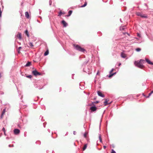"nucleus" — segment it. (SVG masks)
I'll use <instances>...</instances> for the list:
<instances>
[{"mask_svg": "<svg viewBox=\"0 0 153 153\" xmlns=\"http://www.w3.org/2000/svg\"><path fill=\"white\" fill-rule=\"evenodd\" d=\"M144 60L143 59H140L139 61H135L134 62L135 65L140 68H143L144 66L143 65L144 63Z\"/></svg>", "mask_w": 153, "mask_h": 153, "instance_id": "nucleus-1", "label": "nucleus"}, {"mask_svg": "<svg viewBox=\"0 0 153 153\" xmlns=\"http://www.w3.org/2000/svg\"><path fill=\"white\" fill-rule=\"evenodd\" d=\"M111 153H116L115 152L113 149H112V151H111Z\"/></svg>", "mask_w": 153, "mask_h": 153, "instance_id": "nucleus-27", "label": "nucleus"}, {"mask_svg": "<svg viewBox=\"0 0 153 153\" xmlns=\"http://www.w3.org/2000/svg\"><path fill=\"white\" fill-rule=\"evenodd\" d=\"M121 56L122 58H125L126 57V55L123 53H121Z\"/></svg>", "mask_w": 153, "mask_h": 153, "instance_id": "nucleus-15", "label": "nucleus"}, {"mask_svg": "<svg viewBox=\"0 0 153 153\" xmlns=\"http://www.w3.org/2000/svg\"><path fill=\"white\" fill-rule=\"evenodd\" d=\"M146 61L149 64L153 65V63L151 62V61L148 59H146Z\"/></svg>", "mask_w": 153, "mask_h": 153, "instance_id": "nucleus-12", "label": "nucleus"}, {"mask_svg": "<svg viewBox=\"0 0 153 153\" xmlns=\"http://www.w3.org/2000/svg\"><path fill=\"white\" fill-rule=\"evenodd\" d=\"M75 133H76V132H75V131H74V134H75Z\"/></svg>", "mask_w": 153, "mask_h": 153, "instance_id": "nucleus-35", "label": "nucleus"}, {"mask_svg": "<svg viewBox=\"0 0 153 153\" xmlns=\"http://www.w3.org/2000/svg\"><path fill=\"white\" fill-rule=\"evenodd\" d=\"M97 94L98 95L101 97H105L104 94L100 91H97Z\"/></svg>", "mask_w": 153, "mask_h": 153, "instance_id": "nucleus-8", "label": "nucleus"}, {"mask_svg": "<svg viewBox=\"0 0 153 153\" xmlns=\"http://www.w3.org/2000/svg\"><path fill=\"white\" fill-rule=\"evenodd\" d=\"M120 65H121V63H120L119 64V66H120Z\"/></svg>", "mask_w": 153, "mask_h": 153, "instance_id": "nucleus-37", "label": "nucleus"}, {"mask_svg": "<svg viewBox=\"0 0 153 153\" xmlns=\"http://www.w3.org/2000/svg\"><path fill=\"white\" fill-rule=\"evenodd\" d=\"M31 64V62H29L26 64L25 65V66L26 67L29 66H30V65Z\"/></svg>", "mask_w": 153, "mask_h": 153, "instance_id": "nucleus-14", "label": "nucleus"}, {"mask_svg": "<svg viewBox=\"0 0 153 153\" xmlns=\"http://www.w3.org/2000/svg\"><path fill=\"white\" fill-rule=\"evenodd\" d=\"M25 33H26V35H27V36H28V37H29V33H28V31L27 30H26L25 31Z\"/></svg>", "mask_w": 153, "mask_h": 153, "instance_id": "nucleus-20", "label": "nucleus"}, {"mask_svg": "<svg viewBox=\"0 0 153 153\" xmlns=\"http://www.w3.org/2000/svg\"><path fill=\"white\" fill-rule=\"evenodd\" d=\"M141 49L140 48H138L136 49V51L137 52L140 51H141Z\"/></svg>", "mask_w": 153, "mask_h": 153, "instance_id": "nucleus-23", "label": "nucleus"}, {"mask_svg": "<svg viewBox=\"0 0 153 153\" xmlns=\"http://www.w3.org/2000/svg\"><path fill=\"white\" fill-rule=\"evenodd\" d=\"M73 46L75 47L76 49L79 51L82 52H84L85 51V50L84 49L77 45L74 44Z\"/></svg>", "mask_w": 153, "mask_h": 153, "instance_id": "nucleus-2", "label": "nucleus"}, {"mask_svg": "<svg viewBox=\"0 0 153 153\" xmlns=\"http://www.w3.org/2000/svg\"><path fill=\"white\" fill-rule=\"evenodd\" d=\"M87 147V144H85L84 145V147L82 149L83 151L85 150L86 148Z\"/></svg>", "mask_w": 153, "mask_h": 153, "instance_id": "nucleus-18", "label": "nucleus"}, {"mask_svg": "<svg viewBox=\"0 0 153 153\" xmlns=\"http://www.w3.org/2000/svg\"><path fill=\"white\" fill-rule=\"evenodd\" d=\"M5 110L4 109L2 113V114H1V118H2L4 114V113H5Z\"/></svg>", "mask_w": 153, "mask_h": 153, "instance_id": "nucleus-21", "label": "nucleus"}, {"mask_svg": "<svg viewBox=\"0 0 153 153\" xmlns=\"http://www.w3.org/2000/svg\"><path fill=\"white\" fill-rule=\"evenodd\" d=\"M17 37L20 40L22 39V35L20 33H18L17 35Z\"/></svg>", "mask_w": 153, "mask_h": 153, "instance_id": "nucleus-11", "label": "nucleus"}, {"mask_svg": "<svg viewBox=\"0 0 153 153\" xmlns=\"http://www.w3.org/2000/svg\"><path fill=\"white\" fill-rule=\"evenodd\" d=\"M2 130L4 132V134L5 135V130L4 128H3Z\"/></svg>", "mask_w": 153, "mask_h": 153, "instance_id": "nucleus-25", "label": "nucleus"}, {"mask_svg": "<svg viewBox=\"0 0 153 153\" xmlns=\"http://www.w3.org/2000/svg\"><path fill=\"white\" fill-rule=\"evenodd\" d=\"M29 45H30V46L31 47H33V45L32 43L31 42H30L29 43Z\"/></svg>", "mask_w": 153, "mask_h": 153, "instance_id": "nucleus-24", "label": "nucleus"}, {"mask_svg": "<svg viewBox=\"0 0 153 153\" xmlns=\"http://www.w3.org/2000/svg\"><path fill=\"white\" fill-rule=\"evenodd\" d=\"M99 102L98 101H96L95 102H94V103H98Z\"/></svg>", "mask_w": 153, "mask_h": 153, "instance_id": "nucleus-30", "label": "nucleus"}, {"mask_svg": "<svg viewBox=\"0 0 153 153\" xmlns=\"http://www.w3.org/2000/svg\"><path fill=\"white\" fill-rule=\"evenodd\" d=\"M20 130L16 128L14 130V133L15 134H18L20 133Z\"/></svg>", "mask_w": 153, "mask_h": 153, "instance_id": "nucleus-5", "label": "nucleus"}, {"mask_svg": "<svg viewBox=\"0 0 153 153\" xmlns=\"http://www.w3.org/2000/svg\"><path fill=\"white\" fill-rule=\"evenodd\" d=\"M104 100H105V102H104V104L105 106H106L107 105L111 103V102L110 103H108V100L107 99H105Z\"/></svg>", "mask_w": 153, "mask_h": 153, "instance_id": "nucleus-10", "label": "nucleus"}, {"mask_svg": "<svg viewBox=\"0 0 153 153\" xmlns=\"http://www.w3.org/2000/svg\"><path fill=\"white\" fill-rule=\"evenodd\" d=\"M2 12L1 11V8H0V17H1Z\"/></svg>", "mask_w": 153, "mask_h": 153, "instance_id": "nucleus-29", "label": "nucleus"}, {"mask_svg": "<svg viewBox=\"0 0 153 153\" xmlns=\"http://www.w3.org/2000/svg\"><path fill=\"white\" fill-rule=\"evenodd\" d=\"M61 23L63 25L64 27H66L67 25V23L64 20L62 21Z\"/></svg>", "mask_w": 153, "mask_h": 153, "instance_id": "nucleus-9", "label": "nucleus"}, {"mask_svg": "<svg viewBox=\"0 0 153 153\" xmlns=\"http://www.w3.org/2000/svg\"><path fill=\"white\" fill-rule=\"evenodd\" d=\"M103 148L105 149L106 148V146H103Z\"/></svg>", "mask_w": 153, "mask_h": 153, "instance_id": "nucleus-34", "label": "nucleus"}, {"mask_svg": "<svg viewBox=\"0 0 153 153\" xmlns=\"http://www.w3.org/2000/svg\"><path fill=\"white\" fill-rule=\"evenodd\" d=\"M84 136L85 137H86V134H85L84 135Z\"/></svg>", "mask_w": 153, "mask_h": 153, "instance_id": "nucleus-32", "label": "nucleus"}, {"mask_svg": "<svg viewBox=\"0 0 153 153\" xmlns=\"http://www.w3.org/2000/svg\"><path fill=\"white\" fill-rule=\"evenodd\" d=\"M152 94V93H151V92H150V93L149 94V96H148V97H149V96H150Z\"/></svg>", "mask_w": 153, "mask_h": 153, "instance_id": "nucleus-31", "label": "nucleus"}, {"mask_svg": "<svg viewBox=\"0 0 153 153\" xmlns=\"http://www.w3.org/2000/svg\"><path fill=\"white\" fill-rule=\"evenodd\" d=\"M114 69H112L111 70V71L110 72V74L108 76L109 78H111V77H112L115 74H116V73H115L113 74H111L112 72L113 71Z\"/></svg>", "mask_w": 153, "mask_h": 153, "instance_id": "nucleus-6", "label": "nucleus"}, {"mask_svg": "<svg viewBox=\"0 0 153 153\" xmlns=\"http://www.w3.org/2000/svg\"><path fill=\"white\" fill-rule=\"evenodd\" d=\"M27 78H31L32 77V76L31 75H29L28 76H27Z\"/></svg>", "mask_w": 153, "mask_h": 153, "instance_id": "nucleus-26", "label": "nucleus"}, {"mask_svg": "<svg viewBox=\"0 0 153 153\" xmlns=\"http://www.w3.org/2000/svg\"><path fill=\"white\" fill-rule=\"evenodd\" d=\"M22 48V47H20L19 48V50H20V49Z\"/></svg>", "mask_w": 153, "mask_h": 153, "instance_id": "nucleus-33", "label": "nucleus"}, {"mask_svg": "<svg viewBox=\"0 0 153 153\" xmlns=\"http://www.w3.org/2000/svg\"><path fill=\"white\" fill-rule=\"evenodd\" d=\"M62 13L61 11L59 13V15H58V16H60Z\"/></svg>", "mask_w": 153, "mask_h": 153, "instance_id": "nucleus-28", "label": "nucleus"}, {"mask_svg": "<svg viewBox=\"0 0 153 153\" xmlns=\"http://www.w3.org/2000/svg\"><path fill=\"white\" fill-rule=\"evenodd\" d=\"M99 139H100V141L102 143V138H101V135L100 134L99 135Z\"/></svg>", "mask_w": 153, "mask_h": 153, "instance_id": "nucleus-22", "label": "nucleus"}, {"mask_svg": "<svg viewBox=\"0 0 153 153\" xmlns=\"http://www.w3.org/2000/svg\"><path fill=\"white\" fill-rule=\"evenodd\" d=\"M18 53H20V50H19L18 51Z\"/></svg>", "mask_w": 153, "mask_h": 153, "instance_id": "nucleus-36", "label": "nucleus"}, {"mask_svg": "<svg viewBox=\"0 0 153 153\" xmlns=\"http://www.w3.org/2000/svg\"><path fill=\"white\" fill-rule=\"evenodd\" d=\"M87 4V2H85V3L83 5H82L81 6V7H85V6H86Z\"/></svg>", "mask_w": 153, "mask_h": 153, "instance_id": "nucleus-19", "label": "nucleus"}, {"mask_svg": "<svg viewBox=\"0 0 153 153\" xmlns=\"http://www.w3.org/2000/svg\"><path fill=\"white\" fill-rule=\"evenodd\" d=\"M49 53V51L48 50H47L45 52L44 54V55L45 56H46Z\"/></svg>", "mask_w": 153, "mask_h": 153, "instance_id": "nucleus-17", "label": "nucleus"}, {"mask_svg": "<svg viewBox=\"0 0 153 153\" xmlns=\"http://www.w3.org/2000/svg\"><path fill=\"white\" fill-rule=\"evenodd\" d=\"M32 74L35 76L41 75V73L38 72L36 70H35L32 71Z\"/></svg>", "mask_w": 153, "mask_h": 153, "instance_id": "nucleus-3", "label": "nucleus"}, {"mask_svg": "<svg viewBox=\"0 0 153 153\" xmlns=\"http://www.w3.org/2000/svg\"><path fill=\"white\" fill-rule=\"evenodd\" d=\"M136 14L137 16H140L142 18H145L147 17V16H146L145 15H144V14L143 15L141 13H140V12L137 13Z\"/></svg>", "mask_w": 153, "mask_h": 153, "instance_id": "nucleus-4", "label": "nucleus"}, {"mask_svg": "<svg viewBox=\"0 0 153 153\" xmlns=\"http://www.w3.org/2000/svg\"><path fill=\"white\" fill-rule=\"evenodd\" d=\"M97 109V108L95 106H92L90 108V109L92 111H96Z\"/></svg>", "mask_w": 153, "mask_h": 153, "instance_id": "nucleus-7", "label": "nucleus"}, {"mask_svg": "<svg viewBox=\"0 0 153 153\" xmlns=\"http://www.w3.org/2000/svg\"><path fill=\"white\" fill-rule=\"evenodd\" d=\"M72 13V11L71 10H70L68 13V15H67V16L68 17L71 16Z\"/></svg>", "mask_w": 153, "mask_h": 153, "instance_id": "nucleus-16", "label": "nucleus"}, {"mask_svg": "<svg viewBox=\"0 0 153 153\" xmlns=\"http://www.w3.org/2000/svg\"><path fill=\"white\" fill-rule=\"evenodd\" d=\"M25 16L27 18H29V13L27 12H25Z\"/></svg>", "mask_w": 153, "mask_h": 153, "instance_id": "nucleus-13", "label": "nucleus"}]
</instances>
